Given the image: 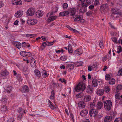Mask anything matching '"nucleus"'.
I'll return each mask as SVG.
<instances>
[{
  "label": "nucleus",
  "mask_w": 122,
  "mask_h": 122,
  "mask_svg": "<svg viewBox=\"0 0 122 122\" xmlns=\"http://www.w3.org/2000/svg\"><path fill=\"white\" fill-rule=\"evenodd\" d=\"M81 2V5H77V12L79 13H82L86 11L87 7L91 4L90 0H79Z\"/></svg>",
  "instance_id": "nucleus-1"
},
{
  "label": "nucleus",
  "mask_w": 122,
  "mask_h": 122,
  "mask_svg": "<svg viewBox=\"0 0 122 122\" xmlns=\"http://www.w3.org/2000/svg\"><path fill=\"white\" fill-rule=\"evenodd\" d=\"M84 82L81 81L80 82L78 85L76 87L75 90L77 92H80V93L77 94L76 97L77 98H81L84 95V94L81 92L85 89L86 86Z\"/></svg>",
  "instance_id": "nucleus-2"
},
{
  "label": "nucleus",
  "mask_w": 122,
  "mask_h": 122,
  "mask_svg": "<svg viewBox=\"0 0 122 122\" xmlns=\"http://www.w3.org/2000/svg\"><path fill=\"white\" fill-rule=\"evenodd\" d=\"M104 107L105 109L107 111L110 110L112 105L111 101L109 100H107L104 102Z\"/></svg>",
  "instance_id": "nucleus-3"
},
{
  "label": "nucleus",
  "mask_w": 122,
  "mask_h": 122,
  "mask_svg": "<svg viewBox=\"0 0 122 122\" xmlns=\"http://www.w3.org/2000/svg\"><path fill=\"white\" fill-rule=\"evenodd\" d=\"M17 111L19 114H17V117L18 120H21L22 117V115L23 114H25L26 113L25 110H23V109L20 108L17 110Z\"/></svg>",
  "instance_id": "nucleus-4"
},
{
  "label": "nucleus",
  "mask_w": 122,
  "mask_h": 122,
  "mask_svg": "<svg viewBox=\"0 0 122 122\" xmlns=\"http://www.w3.org/2000/svg\"><path fill=\"white\" fill-rule=\"evenodd\" d=\"M83 16L81 15H76L73 17L74 18V21L75 22L80 21L82 22L84 21V19H82Z\"/></svg>",
  "instance_id": "nucleus-5"
},
{
  "label": "nucleus",
  "mask_w": 122,
  "mask_h": 122,
  "mask_svg": "<svg viewBox=\"0 0 122 122\" xmlns=\"http://www.w3.org/2000/svg\"><path fill=\"white\" fill-rule=\"evenodd\" d=\"M36 10L33 7L30 8L27 10L26 14L28 15H33L35 13Z\"/></svg>",
  "instance_id": "nucleus-6"
},
{
  "label": "nucleus",
  "mask_w": 122,
  "mask_h": 122,
  "mask_svg": "<svg viewBox=\"0 0 122 122\" xmlns=\"http://www.w3.org/2000/svg\"><path fill=\"white\" fill-rule=\"evenodd\" d=\"M98 113V111L95 109H91L89 112V114L90 116L92 117L96 116Z\"/></svg>",
  "instance_id": "nucleus-7"
},
{
  "label": "nucleus",
  "mask_w": 122,
  "mask_h": 122,
  "mask_svg": "<svg viewBox=\"0 0 122 122\" xmlns=\"http://www.w3.org/2000/svg\"><path fill=\"white\" fill-rule=\"evenodd\" d=\"M20 54L21 56L26 57H30L32 55L30 52L25 51H21L20 52Z\"/></svg>",
  "instance_id": "nucleus-8"
},
{
  "label": "nucleus",
  "mask_w": 122,
  "mask_h": 122,
  "mask_svg": "<svg viewBox=\"0 0 122 122\" xmlns=\"http://www.w3.org/2000/svg\"><path fill=\"white\" fill-rule=\"evenodd\" d=\"M68 11L70 15L73 17L75 15L76 10L74 8H70L69 10Z\"/></svg>",
  "instance_id": "nucleus-9"
},
{
  "label": "nucleus",
  "mask_w": 122,
  "mask_h": 122,
  "mask_svg": "<svg viewBox=\"0 0 122 122\" xmlns=\"http://www.w3.org/2000/svg\"><path fill=\"white\" fill-rule=\"evenodd\" d=\"M115 101L116 102L120 103H121V102H122V99H120V96L119 94H116L115 95Z\"/></svg>",
  "instance_id": "nucleus-10"
},
{
  "label": "nucleus",
  "mask_w": 122,
  "mask_h": 122,
  "mask_svg": "<svg viewBox=\"0 0 122 122\" xmlns=\"http://www.w3.org/2000/svg\"><path fill=\"white\" fill-rule=\"evenodd\" d=\"M23 12L21 10H19L17 12L15 15V16L17 18H19L21 17L23 15Z\"/></svg>",
  "instance_id": "nucleus-11"
},
{
  "label": "nucleus",
  "mask_w": 122,
  "mask_h": 122,
  "mask_svg": "<svg viewBox=\"0 0 122 122\" xmlns=\"http://www.w3.org/2000/svg\"><path fill=\"white\" fill-rule=\"evenodd\" d=\"M37 21L36 19H30L27 21V23L29 24L34 25L37 23Z\"/></svg>",
  "instance_id": "nucleus-12"
},
{
  "label": "nucleus",
  "mask_w": 122,
  "mask_h": 122,
  "mask_svg": "<svg viewBox=\"0 0 122 122\" xmlns=\"http://www.w3.org/2000/svg\"><path fill=\"white\" fill-rule=\"evenodd\" d=\"M48 18L47 19V21L50 22L56 20L57 18V17L56 16H48Z\"/></svg>",
  "instance_id": "nucleus-13"
},
{
  "label": "nucleus",
  "mask_w": 122,
  "mask_h": 122,
  "mask_svg": "<svg viewBox=\"0 0 122 122\" xmlns=\"http://www.w3.org/2000/svg\"><path fill=\"white\" fill-rule=\"evenodd\" d=\"M112 10L113 14L119 15L121 14L120 10L119 9L117 8H112Z\"/></svg>",
  "instance_id": "nucleus-14"
},
{
  "label": "nucleus",
  "mask_w": 122,
  "mask_h": 122,
  "mask_svg": "<svg viewBox=\"0 0 122 122\" xmlns=\"http://www.w3.org/2000/svg\"><path fill=\"white\" fill-rule=\"evenodd\" d=\"M35 15L37 17H41L43 15V12L41 10H37L35 13Z\"/></svg>",
  "instance_id": "nucleus-15"
},
{
  "label": "nucleus",
  "mask_w": 122,
  "mask_h": 122,
  "mask_svg": "<svg viewBox=\"0 0 122 122\" xmlns=\"http://www.w3.org/2000/svg\"><path fill=\"white\" fill-rule=\"evenodd\" d=\"M12 4L16 5H21L22 4V2L21 0H12Z\"/></svg>",
  "instance_id": "nucleus-16"
},
{
  "label": "nucleus",
  "mask_w": 122,
  "mask_h": 122,
  "mask_svg": "<svg viewBox=\"0 0 122 122\" xmlns=\"http://www.w3.org/2000/svg\"><path fill=\"white\" fill-rule=\"evenodd\" d=\"M78 106L81 109L84 108L85 107V104L82 101H80L78 103Z\"/></svg>",
  "instance_id": "nucleus-17"
},
{
  "label": "nucleus",
  "mask_w": 122,
  "mask_h": 122,
  "mask_svg": "<svg viewBox=\"0 0 122 122\" xmlns=\"http://www.w3.org/2000/svg\"><path fill=\"white\" fill-rule=\"evenodd\" d=\"M112 117L111 116H106L104 119V122H110L112 120Z\"/></svg>",
  "instance_id": "nucleus-18"
},
{
  "label": "nucleus",
  "mask_w": 122,
  "mask_h": 122,
  "mask_svg": "<svg viewBox=\"0 0 122 122\" xmlns=\"http://www.w3.org/2000/svg\"><path fill=\"white\" fill-rule=\"evenodd\" d=\"M91 99V97L90 95H87L84 97V102H87L89 101Z\"/></svg>",
  "instance_id": "nucleus-19"
},
{
  "label": "nucleus",
  "mask_w": 122,
  "mask_h": 122,
  "mask_svg": "<svg viewBox=\"0 0 122 122\" xmlns=\"http://www.w3.org/2000/svg\"><path fill=\"white\" fill-rule=\"evenodd\" d=\"M101 10L106 11L108 10V6L107 4H103L100 7Z\"/></svg>",
  "instance_id": "nucleus-20"
},
{
  "label": "nucleus",
  "mask_w": 122,
  "mask_h": 122,
  "mask_svg": "<svg viewBox=\"0 0 122 122\" xmlns=\"http://www.w3.org/2000/svg\"><path fill=\"white\" fill-rule=\"evenodd\" d=\"M88 113V111L86 110H84L81 111L80 112L81 115L82 117L86 116Z\"/></svg>",
  "instance_id": "nucleus-21"
},
{
  "label": "nucleus",
  "mask_w": 122,
  "mask_h": 122,
  "mask_svg": "<svg viewBox=\"0 0 122 122\" xmlns=\"http://www.w3.org/2000/svg\"><path fill=\"white\" fill-rule=\"evenodd\" d=\"M69 14L68 11H64L61 12L59 13V15L60 16H63L68 15Z\"/></svg>",
  "instance_id": "nucleus-22"
},
{
  "label": "nucleus",
  "mask_w": 122,
  "mask_h": 122,
  "mask_svg": "<svg viewBox=\"0 0 122 122\" xmlns=\"http://www.w3.org/2000/svg\"><path fill=\"white\" fill-rule=\"evenodd\" d=\"M29 91L28 87L26 85L24 86L22 89V92H26Z\"/></svg>",
  "instance_id": "nucleus-23"
},
{
  "label": "nucleus",
  "mask_w": 122,
  "mask_h": 122,
  "mask_svg": "<svg viewBox=\"0 0 122 122\" xmlns=\"http://www.w3.org/2000/svg\"><path fill=\"white\" fill-rule=\"evenodd\" d=\"M41 73L43 77L44 78H46L47 77H48L49 75V74L46 71L44 70L42 71Z\"/></svg>",
  "instance_id": "nucleus-24"
},
{
  "label": "nucleus",
  "mask_w": 122,
  "mask_h": 122,
  "mask_svg": "<svg viewBox=\"0 0 122 122\" xmlns=\"http://www.w3.org/2000/svg\"><path fill=\"white\" fill-rule=\"evenodd\" d=\"M35 75L38 77L40 78L41 76V73L38 70L36 69L34 71Z\"/></svg>",
  "instance_id": "nucleus-25"
},
{
  "label": "nucleus",
  "mask_w": 122,
  "mask_h": 122,
  "mask_svg": "<svg viewBox=\"0 0 122 122\" xmlns=\"http://www.w3.org/2000/svg\"><path fill=\"white\" fill-rule=\"evenodd\" d=\"M99 81L97 79H94L92 81V84L94 87H97L98 86V82Z\"/></svg>",
  "instance_id": "nucleus-26"
},
{
  "label": "nucleus",
  "mask_w": 122,
  "mask_h": 122,
  "mask_svg": "<svg viewBox=\"0 0 122 122\" xmlns=\"http://www.w3.org/2000/svg\"><path fill=\"white\" fill-rule=\"evenodd\" d=\"M75 53L76 55H80L82 53V50L81 49H77L75 50Z\"/></svg>",
  "instance_id": "nucleus-27"
},
{
  "label": "nucleus",
  "mask_w": 122,
  "mask_h": 122,
  "mask_svg": "<svg viewBox=\"0 0 122 122\" xmlns=\"http://www.w3.org/2000/svg\"><path fill=\"white\" fill-rule=\"evenodd\" d=\"M22 47H29L30 46V45L25 42H23L21 44Z\"/></svg>",
  "instance_id": "nucleus-28"
},
{
  "label": "nucleus",
  "mask_w": 122,
  "mask_h": 122,
  "mask_svg": "<svg viewBox=\"0 0 122 122\" xmlns=\"http://www.w3.org/2000/svg\"><path fill=\"white\" fill-rule=\"evenodd\" d=\"M103 106V104L101 102H98L97 105V108L98 110L101 109Z\"/></svg>",
  "instance_id": "nucleus-29"
},
{
  "label": "nucleus",
  "mask_w": 122,
  "mask_h": 122,
  "mask_svg": "<svg viewBox=\"0 0 122 122\" xmlns=\"http://www.w3.org/2000/svg\"><path fill=\"white\" fill-rule=\"evenodd\" d=\"M104 92V91L103 90L100 89L97 91V93L98 95L101 96L103 94Z\"/></svg>",
  "instance_id": "nucleus-30"
},
{
  "label": "nucleus",
  "mask_w": 122,
  "mask_h": 122,
  "mask_svg": "<svg viewBox=\"0 0 122 122\" xmlns=\"http://www.w3.org/2000/svg\"><path fill=\"white\" fill-rule=\"evenodd\" d=\"M36 35L35 34H26L25 36L27 37L31 38L36 36Z\"/></svg>",
  "instance_id": "nucleus-31"
},
{
  "label": "nucleus",
  "mask_w": 122,
  "mask_h": 122,
  "mask_svg": "<svg viewBox=\"0 0 122 122\" xmlns=\"http://www.w3.org/2000/svg\"><path fill=\"white\" fill-rule=\"evenodd\" d=\"M67 27L71 31L74 32L77 34H79V32L77 30H76L72 28L69 26L67 25Z\"/></svg>",
  "instance_id": "nucleus-32"
},
{
  "label": "nucleus",
  "mask_w": 122,
  "mask_h": 122,
  "mask_svg": "<svg viewBox=\"0 0 122 122\" xmlns=\"http://www.w3.org/2000/svg\"><path fill=\"white\" fill-rule=\"evenodd\" d=\"M9 74V72L6 70L2 71L1 72V75L2 76H6Z\"/></svg>",
  "instance_id": "nucleus-33"
},
{
  "label": "nucleus",
  "mask_w": 122,
  "mask_h": 122,
  "mask_svg": "<svg viewBox=\"0 0 122 122\" xmlns=\"http://www.w3.org/2000/svg\"><path fill=\"white\" fill-rule=\"evenodd\" d=\"M66 68H69L70 70H73L74 68V65L72 64H68L66 67Z\"/></svg>",
  "instance_id": "nucleus-34"
},
{
  "label": "nucleus",
  "mask_w": 122,
  "mask_h": 122,
  "mask_svg": "<svg viewBox=\"0 0 122 122\" xmlns=\"http://www.w3.org/2000/svg\"><path fill=\"white\" fill-rule=\"evenodd\" d=\"M15 45L16 47L18 49H19L21 48V45L20 42H15Z\"/></svg>",
  "instance_id": "nucleus-35"
},
{
  "label": "nucleus",
  "mask_w": 122,
  "mask_h": 122,
  "mask_svg": "<svg viewBox=\"0 0 122 122\" xmlns=\"http://www.w3.org/2000/svg\"><path fill=\"white\" fill-rule=\"evenodd\" d=\"M51 95L50 97L51 100H54L55 98V93L54 91L53 90L51 92Z\"/></svg>",
  "instance_id": "nucleus-36"
},
{
  "label": "nucleus",
  "mask_w": 122,
  "mask_h": 122,
  "mask_svg": "<svg viewBox=\"0 0 122 122\" xmlns=\"http://www.w3.org/2000/svg\"><path fill=\"white\" fill-rule=\"evenodd\" d=\"M48 101L50 104V108L52 109H54L56 108L55 106L54 105L53 103L49 100H48Z\"/></svg>",
  "instance_id": "nucleus-37"
},
{
  "label": "nucleus",
  "mask_w": 122,
  "mask_h": 122,
  "mask_svg": "<svg viewBox=\"0 0 122 122\" xmlns=\"http://www.w3.org/2000/svg\"><path fill=\"white\" fill-rule=\"evenodd\" d=\"M83 62L81 61L75 63V66L77 67L81 66L83 64Z\"/></svg>",
  "instance_id": "nucleus-38"
},
{
  "label": "nucleus",
  "mask_w": 122,
  "mask_h": 122,
  "mask_svg": "<svg viewBox=\"0 0 122 122\" xmlns=\"http://www.w3.org/2000/svg\"><path fill=\"white\" fill-rule=\"evenodd\" d=\"M47 45V43L46 42H44L43 43L41 47V50L42 51L44 50L45 47Z\"/></svg>",
  "instance_id": "nucleus-39"
},
{
  "label": "nucleus",
  "mask_w": 122,
  "mask_h": 122,
  "mask_svg": "<svg viewBox=\"0 0 122 122\" xmlns=\"http://www.w3.org/2000/svg\"><path fill=\"white\" fill-rule=\"evenodd\" d=\"M115 82V80L114 78H112L109 82V83L110 84H114Z\"/></svg>",
  "instance_id": "nucleus-40"
},
{
  "label": "nucleus",
  "mask_w": 122,
  "mask_h": 122,
  "mask_svg": "<svg viewBox=\"0 0 122 122\" xmlns=\"http://www.w3.org/2000/svg\"><path fill=\"white\" fill-rule=\"evenodd\" d=\"M110 90V89L109 87L108 86H106L104 89V91L105 92H108Z\"/></svg>",
  "instance_id": "nucleus-41"
},
{
  "label": "nucleus",
  "mask_w": 122,
  "mask_h": 122,
  "mask_svg": "<svg viewBox=\"0 0 122 122\" xmlns=\"http://www.w3.org/2000/svg\"><path fill=\"white\" fill-rule=\"evenodd\" d=\"M117 91H119L122 89V86L121 85H118L116 87Z\"/></svg>",
  "instance_id": "nucleus-42"
},
{
  "label": "nucleus",
  "mask_w": 122,
  "mask_h": 122,
  "mask_svg": "<svg viewBox=\"0 0 122 122\" xmlns=\"http://www.w3.org/2000/svg\"><path fill=\"white\" fill-rule=\"evenodd\" d=\"M16 78L20 81H22V78L20 74H18L16 76Z\"/></svg>",
  "instance_id": "nucleus-43"
},
{
  "label": "nucleus",
  "mask_w": 122,
  "mask_h": 122,
  "mask_svg": "<svg viewBox=\"0 0 122 122\" xmlns=\"http://www.w3.org/2000/svg\"><path fill=\"white\" fill-rule=\"evenodd\" d=\"M12 89V87L11 86L7 87L6 88L7 92H10L11 91Z\"/></svg>",
  "instance_id": "nucleus-44"
},
{
  "label": "nucleus",
  "mask_w": 122,
  "mask_h": 122,
  "mask_svg": "<svg viewBox=\"0 0 122 122\" xmlns=\"http://www.w3.org/2000/svg\"><path fill=\"white\" fill-rule=\"evenodd\" d=\"M87 88H88V90H89L90 93L92 92L93 90V87L91 85H89L87 86Z\"/></svg>",
  "instance_id": "nucleus-45"
},
{
  "label": "nucleus",
  "mask_w": 122,
  "mask_h": 122,
  "mask_svg": "<svg viewBox=\"0 0 122 122\" xmlns=\"http://www.w3.org/2000/svg\"><path fill=\"white\" fill-rule=\"evenodd\" d=\"M92 11L90 10L86 13V14L87 16H90L92 15Z\"/></svg>",
  "instance_id": "nucleus-46"
},
{
  "label": "nucleus",
  "mask_w": 122,
  "mask_h": 122,
  "mask_svg": "<svg viewBox=\"0 0 122 122\" xmlns=\"http://www.w3.org/2000/svg\"><path fill=\"white\" fill-rule=\"evenodd\" d=\"M117 74L118 76H121L122 75V68L120 69L118 71Z\"/></svg>",
  "instance_id": "nucleus-47"
},
{
  "label": "nucleus",
  "mask_w": 122,
  "mask_h": 122,
  "mask_svg": "<svg viewBox=\"0 0 122 122\" xmlns=\"http://www.w3.org/2000/svg\"><path fill=\"white\" fill-rule=\"evenodd\" d=\"M122 121V118H118L115 119L114 122H121Z\"/></svg>",
  "instance_id": "nucleus-48"
},
{
  "label": "nucleus",
  "mask_w": 122,
  "mask_h": 122,
  "mask_svg": "<svg viewBox=\"0 0 122 122\" xmlns=\"http://www.w3.org/2000/svg\"><path fill=\"white\" fill-rule=\"evenodd\" d=\"M111 78V76L110 75L108 74H107L105 76V79L107 80H109Z\"/></svg>",
  "instance_id": "nucleus-49"
},
{
  "label": "nucleus",
  "mask_w": 122,
  "mask_h": 122,
  "mask_svg": "<svg viewBox=\"0 0 122 122\" xmlns=\"http://www.w3.org/2000/svg\"><path fill=\"white\" fill-rule=\"evenodd\" d=\"M122 51V48L120 46L117 48V52L119 54Z\"/></svg>",
  "instance_id": "nucleus-50"
},
{
  "label": "nucleus",
  "mask_w": 122,
  "mask_h": 122,
  "mask_svg": "<svg viewBox=\"0 0 122 122\" xmlns=\"http://www.w3.org/2000/svg\"><path fill=\"white\" fill-rule=\"evenodd\" d=\"M68 7L67 4L66 3H64L63 5V9H67Z\"/></svg>",
  "instance_id": "nucleus-51"
},
{
  "label": "nucleus",
  "mask_w": 122,
  "mask_h": 122,
  "mask_svg": "<svg viewBox=\"0 0 122 122\" xmlns=\"http://www.w3.org/2000/svg\"><path fill=\"white\" fill-rule=\"evenodd\" d=\"M99 44L100 47L101 48L103 49L104 48L103 44L102 41H100Z\"/></svg>",
  "instance_id": "nucleus-52"
},
{
  "label": "nucleus",
  "mask_w": 122,
  "mask_h": 122,
  "mask_svg": "<svg viewBox=\"0 0 122 122\" xmlns=\"http://www.w3.org/2000/svg\"><path fill=\"white\" fill-rule=\"evenodd\" d=\"M59 81H60L62 83H64L65 84L66 83V81L64 78L62 79L60 78L59 79Z\"/></svg>",
  "instance_id": "nucleus-53"
},
{
  "label": "nucleus",
  "mask_w": 122,
  "mask_h": 122,
  "mask_svg": "<svg viewBox=\"0 0 122 122\" xmlns=\"http://www.w3.org/2000/svg\"><path fill=\"white\" fill-rule=\"evenodd\" d=\"M95 101H93V102H91L90 104V106L91 107L93 108L95 106V104L94 102Z\"/></svg>",
  "instance_id": "nucleus-54"
},
{
  "label": "nucleus",
  "mask_w": 122,
  "mask_h": 122,
  "mask_svg": "<svg viewBox=\"0 0 122 122\" xmlns=\"http://www.w3.org/2000/svg\"><path fill=\"white\" fill-rule=\"evenodd\" d=\"M66 59V56H62L60 58V59L63 61H65Z\"/></svg>",
  "instance_id": "nucleus-55"
},
{
  "label": "nucleus",
  "mask_w": 122,
  "mask_h": 122,
  "mask_svg": "<svg viewBox=\"0 0 122 122\" xmlns=\"http://www.w3.org/2000/svg\"><path fill=\"white\" fill-rule=\"evenodd\" d=\"M7 122H14V118L13 117H12L9 119Z\"/></svg>",
  "instance_id": "nucleus-56"
},
{
  "label": "nucleus",
  "mask_w": 122,
  "mask_h": 122,
  "mask_svg": "<svg viewBox=\"0 0 122 122\" xmlns=\"http://www.w3.org/2000/svg\"><path fill=\"white\" fill-rule=\"evenodd\" d=\"M54 13H55L53 11L51 13H48L46 15L47 17H48V16H51V15H53Z\"/></svg>",
  "instance_id": "nucleus-57"
},
{
  "label": "nucleus",
  "mask_w": 122,
  "mask_h": 122,
  "mask_svg": "<svg viewBox=\"0 0 122 122\" xmlns=\"http://www.w3.org/2000/svg\"><path fill=\"white\" fill-rule=\"evenodd\" d=\"M70 119L72 120L73 122H74V118L73 114L72 113L70 114Z\"/></svg>",
  "instance_id": "nucleus-58"
},
{
  "label": "nucleus",
  "mask_w": 122,
  "mask_h": 122,
  "mask_svg": "<svg viewBox=\"0 0 122 122\" xmlns=\"http://www.w3.org/2000/svg\"><path fill=\"white\" fill-rule=\"evenodd\" d=\"M99 4V0H95L94 2V4L95 5H97Z\"/></svg>",
  "instance_id": "nucleus-59"
},
{
  "label": "nucleus",
  "mask_w": 122,
  "mask_h": 122,
  "mask_svg": "<svg viewBox=\"0 0 122 122\" xmlns=\"http://www.w3.org/2000/svg\"><path fill=\"white\" fill-rule=\"evenodd\" d=\"M112 41L116 43L117 42V38L115 37H113V38H112Z\"/></svg>",
  "instance_id": "nucleus-60"
},
{
  "label": "nucleus",
  "mask_w": 122,
  "mask_h": 122,
  "mask_svg": "<svg viewBox=\"0 0 122 122\" xmlns=\"http://www.w3.org/2000/svg\"><path fill=\"white\" fill-rule=\"evenodd\" d=\"M35 62H36V61L35 59L33 58H32L31 60L30 61V63H31L32 64V63Z\"/></svg>",
  "instance_id": "nucleus-61"
},
{
  "label": "nucleus",
  "mask_w": 122,
  "mask_h": 122,
  "mask_svg": "<svg viewBox=\"0 0 122 122\" xmlns=\"http://www.w3.org/2000/svg\"><path fill=\"white\" fill-rule=\"evenodd\" d=\"M94 5H90L89 7L88 8L90 10H92L94 8Z\"/></svg>",
  "instance_id": "nucleus-62"
},
{
  "label": "nucleus",
  "mask_w": 122,
  "mask_h": 122,
  "mask_svg": "<svg viewBox=\"0 0 122 122\" xmlns=\"http://www.w3.org/2000/svg\"><path fill=\"white\" fill-rule=\"evenodd\" d=\"M31 66L33 67H34L36 65V62H35L32 63V64L31 63H30Z\"/></svg>",
  "instance_id": "nucleus-63"
},
{
  "label": "nucleus",
  "mask_w": 122,
  "mask_h": 122,
  "mask_svg": "<svg viewBox=\"0 0 122 122\" xmlns=\"http://www.w3.org/2000/svg\"><path fill=\"white\" fill-rule=\"evenodd\" d=\"M3 108L5 109L4 111H5L6 112H7L8 110V108L5 105L3 106Z\"/></svg>",
  "instance_id": "nucleus-64"
}]
</instances>
